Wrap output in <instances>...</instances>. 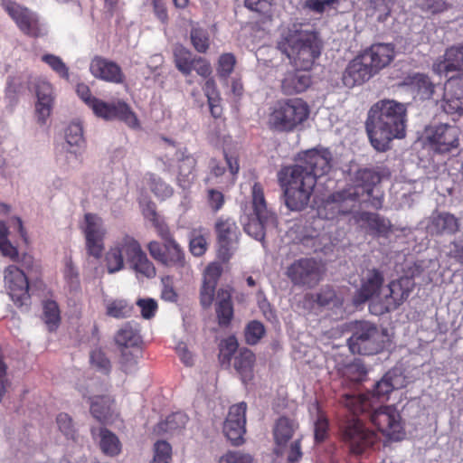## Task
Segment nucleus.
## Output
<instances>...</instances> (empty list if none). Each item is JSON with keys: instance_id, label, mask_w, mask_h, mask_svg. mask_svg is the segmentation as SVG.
<instances>
[{"instance_id": "dca6fc26", "label": "nucleus", "mask_w": 463, "mask_h": 463, "mask_svg": "<svg viewBox=\"0 0 463 463\" xmlns=\"http://www.w3.org/2000/svg\"><path fill=\"white\" fill-rule=\"evenodd\" d=\"M354 221L361 230L373 238L388 239L393 232L391 220L377 213L357 212L354 214Z\"/></svg>"}, {"instance_id": "5701e85b", "label": "nucleus", "mask_w": 463, "mask_h": 463, "mask_svg": "<svg viewBox=\"0 0 463 463\" xmlns=\"http://www.w3.org/2000/svg\"><path fill=\"white\" fill-rule=\"evenodd\" d=\"M460 228V221L448 212H436L431 214L427 225V232L431 236L454 235Z\"/></svg>"}, {"instance_id": "6e6552de", "label": "nucleus", "mask_w": 463, "mask_h": 463, "mask_svg": "<svg viewBox=\"0 0 463 463\" xmlns=\"http://www.w3.org/2000/svg\"><path fill=\"white\" fill-rule=\"evenodd\" d=\"M142 250L140 242L132 235L124 233L118 237L105 256L108 272L115 273L123 269L124 259L129 263Z\"/></svg>"}, {"instance_id": "c9c22d12", "label": "nucleus", "mask_w": 463, "mask_h": 463, "mask_svg": "<svg viewBox=\"0 0 463 463\" xmlns=\"http://www.w3.org/2000/svg\"><path fill=\"white\" fill-rule=\"evenodd\" d=\"M302 61L307 67L304 69H296L294 73L291 74V92H303L307 90L312 83L310 69L313 65L314 60Z\"/></svg>"}, {"instance_id": "3c124183", "label": "nucleus", "mask_w": 463, "mask_h": 463, "mask_svg": "<svg viewBox=\"0 0 463 463\" xmlns=\"http://www.w3.org/2000/svg\"><path fill=\"white\" fill-rule=\"evenodd\" d=\"M186 417L183 413L175 412L168 415L164 421L157 425L159 431L174 432L181 430L185 425Z\"/></svg>"}, {"instance_id": "09e8293b", "label": "nucleus", "mask_w": 463, "mask_h": 463, "mask_svg": "<svg viewBox=\"0 0 463 463\" xmlns=\"http://www.w3.org/2000/svg\"><path fill=\"white\" fill-rule=\"evenodd\" d=\"M394 47L391 43H374L364 50L362 58H393Z\"/></svg>"}, {"instance_id": "b1692460", "label": "nucleus", "mask_w": 463, "mask_h": 463, "mask_svg": "<svg viewBox=\"0 0 463 463\" xmlns=\"http://www.w3.org/2000/svg\"><path fill=\"white\" fill-rule=\"evenodd\" d=\"M35 92L37 102L35 104V114L37 122L40 125H45L50 118L54 102L52 85L43 80H39L35 83Z\"/></svg>"}, {"instance_id": "1a4fd4ad", "label": "nucleus", "mask_w": 463, "mask_h": 463, "mask_svg": "<svg viewBox=\"0 0 463 463\" xmlns=\"http://www.w3.org/2000/svg\"><path fill=\"white\" fill-rule=\"evenodd\" d=\"M360 194L354 188H345L331 194L318 208V215L324 219L334 220L340 215L349 214Z\"/></svg>"}, {"instance_id": "bb28decb", "label": "nucleus", "mask_w": 463, "mask_h": 463, "mask_svg": "<svg viewBox=\"0 0 463 463\" xmlns=\"http://www.w3.org/2000/svg\"><path fill=\"white\" fill-rule=\"evenodd\" d=\"M91 74L98 79L119 83L123 80L120 67L109 60H92L90 65Z\"/></svg>"}, {"instance_id": "4468645a", "label": "nucleus", "mask_w": 463, "mask_h": 463, "mask_svg": "<svg viewBox=\"0 0 463 463\" xmlns=\"http://www.w3.org/2000/svg\"><path fill=\"white\" fill-rule=\"evenodd\" d=\"M93 101L94 103L90 108L98 118L105 120L118 119L131 128H139L137 115L125 101L118 100L109 103L99 99Z\"/></svg>"}, {"instance_id": "a211bd4d", "label": "nucleus", "mask_w": 463, "mask_h": 463, "mask_svg": "<svg viewBox=\"0 0 463 463\" xmlns=\"http://www.w3.org/2000/svg\"><path fill=\"white\" fill-rule=\"evenodd\" d=\"M5 284L8 294L18 307L30 300L29 282L24 271L15 265H9L4 273Z\"/></svg>"}, {"instance_id": "bf43d9fd", "label": "nucleus", "mask_w": 463, "mask_h": 463, "mask_svg": "<svg viewBox=\"0 0 463 463\" xmlns=\"http://www.w3.org/2000/svg\"><path fill=\"white\" fill-rule=\"evenodd\" d=\"M216 291V285L206 283L203 281L200 289V304L204 309L211 307Z\"/></svg>"}, {"instance_id": "cd10ccee", "label": "nucleus", "mask_w": 463, "mask_h": 463, "mask_svg": "<svg viewBox=\"0 0 463 463\" xmlns=\"http://www.w3.org/2000/svg\"><path fill=\"white\" fill-rule=\"evenodd\" d=\"M402 386L400 376L395 372H387L383 378L376 382L372 392L364 394L368 397L369 401L377 399L379 402L388 400L389 395L394 389Z\"/></svg>"}, {"instance_id": "a19ab883", "label": "nucleus", "mask_w": 463, "mask_h": 463, "mask_svg": "<svg viewBox=\"0 0 463 463\" xmlns=\"http://www.w3.org/2000/svg\"><path fill=\"white\" fill-rule=\"evenodd\" d=\"M291 47L309 48L315 53V50L319 47V41L317 33L314 32L296 31L294 33H291Z\"/></svg>"}, {"instance_id": "de8ad7c7", "label": "nucleus", "mask_w": 463, "mask_h": 463, "mask_svg": "<svg viewBox=\"0 0 463 463\" xmlns=\"http://www.w3.org/2000/svg\"><path fill=\"white\" fill-rule=\"evenodd\" d=\"M266 329L264 325L258 320L250 321L244 329V338L248 345H257L265 335Z\"/></svg>"}, {"instance_id": "13d9d810", "label": "nucleus", "mask_w": 463, "mask_h": 463, "mask_svg": "<svg viewBox=\"0 0 463 463\" xmlns=\"http://www.w3.org/2000/svg\"><path fill=\"white\" fill-rule=\"evenodd\" d=\"M137 306L140 308L144 319H151L156 316L158 309L157 302L154 298H138Z\"/></svg>"}, {"instance_id": "680f3d73", "label": "nucleus", "mask_w": 463, "mask_h": 463, "mask_svg": "<svg viewBox=\"0 0 463 463\" xmlns=\"http://www.w3.org/2000/svg\"><path fill=\"white\" fill-rule=\"evenodd\" d=\"M222 268L218 263H211L207 266L204 275L203 282L213 284L217 286L218 280L222 275Z\"/></svg>"}, {"instance_id": "052dcab7", "label": "nucleus", "mask_w": 463, "mask_h": 463, "mask_svg": "<svg viewBox=\"0 0 463 463\" xmlns=\"http://www.w3.org/2000/svg\"><path fill=\"white\" fill-rule=\"evenodd\" d=\"M163 288L161 290V298L168 302H176L178 295L174 288L173 280L170 277L162 279Z\"/></svg>"}, {"instance_id": "412c9836", "label": "nucleus", "mask_w": 463, "mask_h": 463, "mask_svg": "<svg viewBox=\"0 0 463 463\" xmlns=\"http://www.w3.org/2000/svg\"><path fill=\"white\" fill-rule=\"evenodd\" d=\"M384 281L383 274L377 269H368L361 280V287L353 297V303L358 307L380 293Z\"/></svg>"}, {"instance_id": "4c0bfd02", "label": "nucleus", "mask_w": 463, "mask_h": 463, "mask_svg": "<svg viewBox=\"0 0 463 463\" xmlns=\"http://www.w3.org/2000/svg\"><path fill=\"white\" fill-rule=\"evenodd\" d=\"M128 264L137 278L141 277L151 279L156 276V268L144 250L137 254Z\"/></svg>"}, {"instance_id": "2f4dec72", "label": "nucleus", "mask_w": 463, "mask_h": 463, "mask_svg": "<svg viewBox=\"0 0 463 463\" xmlns=\"http://www.w3.org/2000/svg\"><path fill=\"white\" fill-rule=\"evenodd\" d=\"M381 177L379 174L372 169H360L356 172L354 185H350L347 188H354L360 194V198L366 195H371L375 192V185L379 184Z\"/></svg>"}, {"instance_id": "c85d7f7f", "label": "nucleus", "mask_w": 463, "mask_h": 463, "mask_svg": "<svg viewBox=\"0 0 463 463\" xmlns=\"http://www.w3.org/2000/svg\"><path fill=\"white\" fill-rule=\"evenodd\" d=\"M274 449L273 452L277 457L287 458L289 463V420L283 416L275 423L273 428Z\"/></svg>"}, {"instance_id": "c03bdc74", "label": "nucleus", "mask_w": 463, "mask_h": 463, "mask_svg": "<svg viewBox=\"0 0 463 463\" xmlns=\"http://www.w3.org/2000/svg\"><path fill=\"white\" fill-rule=\"evenodd\" d=\"M310 114L309 106L302 99H291V130L305 122Z\"/></svg>"}, {"instance_id": "f8f14e48", "label": "nucleus", "mask_w": 463, "mask_h": 463, "mask_svg": "<svg viewBox=\"0 0 463 463\" xmlns=\"http://www.w3.org/2000/svg\"><path fill=\"white\" fill-rule=\"evenodd\" d=\"M3 5L24 34L31 37H41L47 33L46 25L34 12L10 1L4 2Z\"/></svg>"}, {"instance_id": "4be33fe9", "label": "nucleus", "mask_w": 463, "mask_h": 463, "mask_svg": "<svg viewBox=\"0 0 463 463\" xmlns=\"http://www.w3.org/2000/svg\"><path fill=\"white\" fill-rule=\"evenodd\" d=\"M175 156L176 159L177 184L183 189H187L195 179L197 160L185 147L176 150Z\"/></svg>"}, {"instance_id": "79ce46f5", "label": "nucleus", "mask_w": 463, "mask_h": 463, "mask_svg": "<svg viewBox=\"0 0 463 463\" xmlns=\"http://www.w3.org/2000/svg\"><path fill=\"white\" fill-rule=\"evenodd\" d=\"M65 138L66 143L71 147L68 152L76 154L77 150L74 147L80 149L85 144L82 126L74 122L70 124L65 130Z\"/></svg>"}, {"instance_id": "a18cd8bd", "label": "nucleus", "mask_w": 463, "mask_h": 463, "mask_svg": "<svg viewBox=\"0 0 463 463\" xmlns=\"http://www.w3.org/2000/svg\"><path fill=\"white\" fill-rule=\"evenodd\" d=\"M133 306L124 299H114L107 303L106 315L114 318L121 319L131 316Z\"/></svg>"}, {"instance_id": "864d4df0", "label": "nucleus", "mask_w": 463, "mask_h": 463, "mask_svg": "<svg viewBox=\"0 0 463 463\" xmlns=\"http://www.w3.org/2000/svg\"><path fill=\"white\" fill-rule=\"evenodd\" d=\"M90 364L99 372L108 375L111 371V364L105 353L98 348L90 353Z\"/></svg>"}, {"instance_id": "0e129e2a", "label": "nucleus", "mask_w": 463, "mask_h": 463, "mask_svg": "<svg viewBox=\"0 0 463 463\" xmlns=\"http://www.w3.org/2000/svg\"><path fill=\"white\" fill-rule=\"evenodd\" d=\"M418 5L431 14L440 13L446 8L445 0H418Z\"/></svg>"}, {"instance_id": "49530a36", "label": "nucleus", "mask_w": 463, "mask_h": 463, "mask_svg": "<svg viewBox=\"0 0 463 463\" xmlns=\"http://www.w3.org/2000/svg\"><path fill=\"white\" fill-rule=\"evenodd\" d=\"M208 249L206 237L202 233V228L194 229L189 236V250L194 257H202Z\"/></svg>"}, {"instance_id": "774afa93", "label": "nucleus", "mask_w": 463, "mask_h": 463, "mask_svg": "<svg viewBox=\"0 0 463 463\" xmlns=\"http://www.w3.org/2000/svg\"><path fill=\"white\" fill-rule=\"evenodd\" d=\"M335 298V292L331 287H325L316 294L315 301L319 306H327Z\"/></svg>"}, {"instance_id": "ea45409f", "label": "nucleus", "mask_w": 463, "mask_h": 463, "mask_svg": "<svg viewBox=\"0 0 463 463\" xmlns=\"http://www.w3.org/2000/svg\"><path fill=\"white\" fill-rule=\"evenodd\" d=\"M43 319L49 331H55L61 323V311L56 301L46 300L43 303Z\"/></svg>"}, {"instance_id": "4d7b16f0", "label": "nucleus", "mask_w": 463, "mask_h": 463, "mask_svg": "<svg viewBox=\"0 0 463 463\" xmlns=\"http://www.w3.org/2000/svg\"><path fill=\"white\" fill-rule=\"evenodd\" d=\"M278 183L283 192L284 204L289 209V166L283 165L278 172Z\"/></svg>"}, {"instance_id": "37998d69", "label": "nucleus", "mask_w": 463, "mask_h": 463, "mask_svg": "<svg viewBox=\"0 0 463 463\" xmlns=\"http://www.w3.org/2000/svg\"><path fill=\"white\" fill-rule=\"evenodd\" d=\"M147 185L155 196L161 200L170 198L174 194L173 187L156 174H148Z\"/></svg>"}, {"instance_id": "aec40b11", "label": "nucleus", "mask_w": 463, "mask_h": 463, "mask_svg": "<svg viewBox=\"0 0 463 463\" xmlns=\"http://www.w3.org/2000/svg\"><path fill=\"white\" fill-rule=\"evenodd\" d=\"M321 277V265L313 259H302L291 264V281L295 284L312 288L320 281Z\"/></svg>"}, {"instance_id": "e2e57ef3", "label": "nucleus", "mask_w": 463, "mask_h": 463, "mask_svg": "<svg viewBox=\"0 0 463 463\" xmlns=\"http://www.w3.org/2000/svg\"><path fill=\"white\" fill-rule=\"evenodd\" d=\"M328 420L323 415H318L315 422V439L317 442L324 441L327 437Z\"/></svg>"}, {"instance_id": "9d476101", "label": "nucleus", "mask_w": 463, "mask_h": 463, "mask_svg": "<svg viewBox=\"0 0 463 463\" xmlns=\"http://www.w3.org/2000/svg\"><path fill=\"white\" fill-rule=\"evenodd\" d=\"M298 159L303 165L291 166V169L298 168L300 176H313L316 183L318 177L327 175L332 167V154L327 148L304 151L298 154Z\"/></svg>"}, {"instance_id": "423d86ee", "label": "nucleus", "mask_w": 463, "mask_h": 463, "mask_svg": "<svg viewBox=\"0 0 463 463\" xmlns=\"http://www.w3.org/2000/svg\"><path fill=\"white\" fill-rule=\"evenodd\" d=\"M384 338L385 335L375 325L362 321L356 323L347 343L353 354L372 355L384 349Z\"/></svg>"}, {"instance_id": "f03ea898", "label": "nucleus", "mask_w": 463, "mask_h": 463, "mask_svg": "<svg viewBox=\"0 0 463 463\" xmlns=\"http://www.w3.org/2000/svg\"><path fill=\"white\" fill-rule=\"evenodd\" d=\"M407 106L394 99H380L369 109L365 128L373 148L385 152L393 139L406 136Z\"/></svg>"}, {"instance_id": "ddd939ff", "label": "nucleus", "mask_w": 463, "mask_h": 463, "mask_svg": "<svg viewBox=\"0 0 463 463\" xmlns=\"http://www.w3.org/2000/svg\"><path fill=\"white\" fill-rule=\"evenodd\" d=\"M391 61L369 60V62H364V60H350L342 75L343 84L349 89L362 85L388 66Z\"/></svg>"}, {"instance_id": "6ab92c4d", "label": "nucleus", "mask_w": 463, "mask_h": 463, "mask_svg": "<svg viewBox=\"0 0 463 463\" xmlns=\"http://www.w3.org/2000/svg\"><path fill=\"white\" fill-rule=\"evenodd\" d=\"M315 186L313 176H300L298 168L291 169V211H300L307 205Z\"/></svg>"}, {"instance_id": "72a5a7b5", "label": "nucleus", "mask_w": 463, "mask_h": 463, "mask_svg": "<svg viewBox=\"0 0 463 463\" xmlns=\"http://www.w3.org/2000/svg\"><path fill=\"white\" fill-rule=\"evenodd\" d=\"M268 124L270 129L277 131L288 130L289 128V99L277 101L270 109Z\"/></svg>"}, {"instance_id": "7c9ffc66", "label": "nucleus", "mask_w": 463, "mask_h": 463, "mask_svg": "<svg viewBox=\"0 0 463 463\" xmlns=\"http://www.w3.org/2000/svg\"><path fill=\"white\" fill-rule=\"evenodd\" d=\"M90 411L99 422L109 420L114 411L115 398L109 394L94 395L88 398Z\"/></svg>"}, {"instance_id": "6e6d98bb", "label": "nucleus", "mask_w": 463, "mask_h": 463, "mask_svg": "<svg viewBox=\"0 0 463 463\" xmlns=\"http://www.w3.org/2000/svg\"><path fill=\"white\" fill-rule=\"evenodd\" d=\"M206 200L209 208L213 213L220 212L225 204L224 194L221 191L213 188L207 190Z\"/></svg>"}, {"instance_id": "39448f33", "label": "nucleus", "mask_w": 463, "mask_h": 463, "mask_svg": "<svg viewBox=\"0 0 463 463\" xmlns=\"http://www.w3.org/2000/svg\"><path fill=\"white\" fill-rule=\"evenodd\" d=\"M435 69L449 81L445 88L442 108L447 114L463 115V88L453 86L452 80L463 75V60H440Z\"/></svg>"}, {"instance_id": "8fccbe9b", "label": "nucleus", "mask_w": 463, "mask_h": 463, "mask_svg": "<svg viewBox=\"0 0 463 463\" xmlns=\"http://www.w3.org/2000/svg\"><path fill=\"white\" fill-rule=\"evenodd\" d=\"M56 424L59 430L67 439L75 440L77 438V430L72 418L65 412H61L56 417Z\"/></svg>"}, {"instance_id": "58836bf2", "label": "nucleus", "mask_w": 463, "mask_h": 463, "mask_svg": "<svg viewBox=\"0 0 463 463\" xmlns=\"http://www.w3.org/2000/svg\"><path fill=\"white\" fill-rule=\"evenodd\" d=\"M239 344L234 335L222 339L219 344L218 360L222 366L229 368L232 358L239 351Z\"/></svg>"}, {"instance_id": "7ed1b4c3", "label": "nucleus", "mask_w": 463, "mask_h": 463, "mask_svg": "<svg viewBox=\"0 0 463 463\" xmlns=\"http://www.w3.org/2000/svg\"><path fill=\"white\" fill-rule=\"evenodd\" d=\"M251 213L243 222V231L257 241H262L265 237L267 225H275L276 214L268 207L264 194V188L260 182H255L250 193Z\"/></svg>"}, {"instance_id": "603ef678", "label": "nucleus", "mask_w": 463, "mask_h": 463, "mask_svg": "<svg viewBox=\"0 0 463 463\" xmlns=\"http://www.w3.org/2000/svg\"><path fill=\"white\" fill-rule=\"evenodd\" d=\"M190 37L192 44L198 52H206L210 46V39L207 31L199 27H193Z\"/></svg>"}, {"instance_id": "f3484780", "label": "nucleus", "mask_w": 463, "mask_h": 463, "mask_svg": "<svg viewBox=\"0 0 463 463\" xmlns=\"http://www.w3.org/2000/svg\"><path fill=\"white\" fill-rule=\"evenodd\" d=\"M246 411L247 403L245 402L232 405L223 423V433L234 446L241 445L244 442Z\"/></svg>"}, {"instance_id": "a878e982", "label": "nucleus", "mask_w": 463, "mask_h": 463, "mask_svg": "<svg viewBox=\"0 0 463 463\" xmlns=\"http://www.w3.org/2000/svg\"><path fill=\"white\" fill-rule=\"evenodd\" d=\"M403 85L408 87L415 99L427 100L434 94V83L423 73L408 75L403 80Z\"/></svg>"}, {"instance_id": "338daca9", "label": "nucleus", "mask_w": 463, "mask_h": 463, "mask_svg": "<svg viewBox=\"0 0 463 463\" xmlns=\"http://www.w3.org/2000/svg\"><path fill=\"white\" fill-rule=\"evenodd\" d=\"M121 352H122V358H121L122 370L126 373L134 372L137 369V365L138 363V355L132 352H130L128 354L125 353L124 350H122Z\"/></svg>"}, {"instance_id": "0eeeda50", "label": "nucleus", "mask_w": 463, "mask_h": 463, "mask_svg": "<svg viewBox=\"0 0 463 463\" xmlns=\"http://www.w3.org/2000/svg\"><path fill=\"white\" fill-rule=\"evenodd\" d=\"M216 239L217 257L222 262H228L238 249L241 230L236 220L229 215L218 216L213 223Z\"/></svg>"}, {"instance_id": "69168bd1", "label": "nucleus", "mask_w": 463, "mask_h": 463, "mask_svg": "<svg viewBox=\"0 0 463 463\" xmlns=\"http://www.w3.org/2000/svg\"><path fill=\"white\" fill-rule=\"evenodd\" d=\"M219 463H253V459L248 454L230 451L220 458Z\"/></svg>"}, {"instance_id": "f257e3e1", "label": "nucleus", "mask_w": 463, "mask_h": 463, "mask_svg": "<svg viewBox=\"0 0 463 463\" xmlns=\"http://www.w3.org/2000/svg\"><path fill=\"white\" fill-rule=\"evenodd\" d=\"M339 403L350 413L339 422V433L352 454H363L378 440L377 434L364 426L360 415L369 418L378 430L390 439L400 440L404 436L402 418L394 406L375 409L368 397L350 392L341 395Z\"/></svg>"}, {"instance_id": "20e7f679", "label": "nucleus", "mask_w": 463, "mask_h": 463, "mask_svg": "<svg viewBox=\"0 0 463 463\" xmlns=\"http://www.w3.org/2000/svg\"><path fill=\"white\" fill-rule=\"evenodd\" d=\"M459 136L458 127L440 123L426 126L420 140L423 146L433 154L446 156L458 149Z\"/></svg>"}, {"instance_id": "5fc2aeb1", "label": "nucleus", "mask_w": 463, "mask_h": 463, "mask_svg": "<svg viewBox=\"0 0 463 463\" xmlns=\"http://www.w3.org/2000/svg\"><path fill=\"white\" fill-rule=\"evenodd\" d=\"M172 460V447L165 440H158L154 445V457L151 463H170Z\"/></svg>"}, {"instance_id": "e433bc0d", "label": "nucleus", "mask_w": 463, "mask_h": 463, "mask_svg": "<svg viewBox=\"0 0 463 463\" xmlns=\"http://www.w3.org/2000/svg\"><path fill=\"white\" fill-rule=\"evenodd\" d=\"M115 343L121 348L136 347L141 342L139 331L129 322L126 323L115 335Z\"/></svg>"}, {"instance_id": "9b49d317", "label": "nucleus", "mask_w": 463, "mask_h": 463, "mask_svg": "<svg viewBox=\"0 0 463 463\" xmlns=\"http://www.w3.org/2000/svg\"><path fill=\"white\" fill-rule=\"evenodd\" d=\"M146 249L150 256L164 267L180 269L186 265L185 252L175 238L162 243L151 241Z\"/></svg>"}, {"instance_id": "473e14b6", "label": "nucleus", "mask_w": 463, "mask_h": 463, "mask_svg": "<svg viewBox=\"0 0 463 463\" xmlns=\"http://www.w3.org/2000/svg\"><path fill=\"white\" fill-rule=\"evenodd\" d=\"M255 360L254 353L246 347L239 349L234 355V369L241 375L244 383H247L253 377Z\"/></svg>"}, {"instance_id": "f704fd0d", "label": "nucleus", "mask_w": 463, "mask_h": 463, "mask_svg": "<svg viewBox=\"0 0 463 463\" xmlns=\"http://www.w3.org/2000/svg\"><path fill=\"white\" fill-rule=\"evenodd\" d=\"M99 448L108 457H117L122 451V444L118 437L107 428L99 430Z\"/></svg>"}, {"instance_id": "c756f323", "label": "nucleus", "mask_w": 463, "mask_h": 463, "mask_svg": "<svg viewBox=\"0 0 463 463\" xmlns=\"http://www.w3.org/2000/svg\"><path fill=\"white\" fill-rule=\"evenodd\" d=\"M215 313L218 325L221 327H227L231 325L234 310L232 300V292L229 289L220 288L217 291Z\"/></svg>"}, {"instance_id": "2eb2a0df", "label": "nucleus", "mask_w": 463, "mask_h": 463, "mask_svg": "<svg viewBox=\"0 0 463 463\" xmlns=\"http://www.w3.org/2000/svg\"><path fill=\"white\" fill-rule=\"evenodd\" d=\"M81 230L85 236L88 254L95 259H99L104 250V240L107 233L102 219L95 213H85Z\"/></svg>"}, {"instance_id": "393cba45", "label": "nucleus", "mask_w": 463, "mask_h": 463, "mask_svg": "<svg viewBox=\"0 0 463 463\" xmlns=\"http://www.w3.org/2000/svg\"><path fill=\"white\" fill-rule=\"evenodd\" d=\"M388 288L390 293L385 297V310L387 312L395 310L409 298L413 288V282L408 277H402L391 281Z\"/></svg>"}]
</instances>
